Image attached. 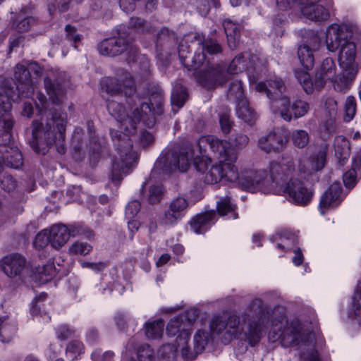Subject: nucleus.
<instances>
[{"label":"nucleus","instance_id":"f257e3e1","mask_svg":"<svg viewBox=\"0 0 361 361\" xmlns=\"http://www.w3.org/2000/svg\"><path fill=\"white\" fill-rule=\"evenodd\" d=\"M44 82L49 101L44 102L39 111L42 121H32L30 145L36 153L42 154L54 145L60 154H64L67 114L61 111L60 106L66 98V82L61 74L53 73L45 77Z\"/></svg>","mask_w":361,"mask_h":361},{"label":"nucleus","instance_id":"f03ea898","mask_svg":"<svg viewBox=\"0 0 361 361\" xmlns=\"http://www.w3.org/2000/svg\"><path fill=\"white\" fill-rule=\"evenodd\" d=\"M229 340L240 339L251 347L257 345L270 321L268 305L259 298L252 299L240 316L231 314L225 319Z\"/></svg>","mask_w":361,"mask_h":361},{"label":"nucleus","instance_id":"7ed1b4c3","mask_svg":"<svg viewBox=\"0 0 361 361\" xmlns=\"http://www.w3.org/2000/svg\"><path fill=\"white\" fill-rule=\"evenodd\" d=\"M256 90L265 94L271 100V107L278 111L281 118L290 121L293 118L298 119L304 116L310 110V104L301 99L295 100L293 104L283 92L286 86L281 78H274L256 85Z\"/></svg>","mask_w":361,"mask_h":361},{"label":"nucleus","instance_id":"20e7f679","mask_svg":"<svg viewBox=\"0 0 361 361\" xmlns=\"http://www.w3.org/2000/svg\"><path fill=\"white\" fill-rule=\"evenodd\" d=\"M200 154L205 152L204 147L209 145L214 155L219 159V164L210 167L204 177V183L214 184L220 181L224 177L228 176V171L234 173L233 163L237 159V154L229 147L226 140H219L217 137L209 135L201 137L196 142Z\"/></svg>","mask_w":361,"mask_h":361},{"label":"nucleus","instance_id":"39448f33","mask_svg":"<svg viewBox=\"0 0 361 361\" xmlns=\"http://www.w3.org/2000/svg\"><path fill=\"white\" fill-rule=\"evenodd\" d=\"M292 165L272 161L269 166V176L264 170L250 171L239 178V183L246 190L264 193L274 192L278 186L285 187L289 173L293 170Z\"/></svg>","mask_w":361,"mask_h":361},{"label":"nucleus","instance_id":"423d86ee","mask_svg":"<svg viewBox=\"0 0 361 361\" xmlns=\"http://www.w3.org/2000/svg\"><path fill=\"white\" fill-rule=\"evenodd\" d=\"M353 35L352 25H331L326 34V44L329 51L334 52L340 48L338 62L341 68L357 67L355 64L356 45L351 40Z\"/></svg>","mask_w":361,"mask_h":361},{"label":"nucleus","instance_id":"0eeeda50","mask_svg":"<svg viewBox=\"0 0 361 361\" xmlns=\"http://www.w3.org/2000/svg\"><path fill=\"white\" fill-rule=\"evenodd\" d=\"M126 131L110 130V135L117 152V156L112 161L111 170V181L118 185L123 179V175L127 174L134 167L138 159L137 153L133 151V142L130 135Z\"/></svg>","mask_w":361,"mask_h":361},{"label":"nucleus","instance_id":"6e6552de","mask_svg":"<svg viewBox=\"0 0 361 361\" xmlns=\"http://www.w3.org/2000/svg\"><path fill=\"white\" fill-rule=\"evenodd\" d=\"M197 308H190L183 313L178 315L183 323V331L178 336V345L182 347V356L185 361H190L196 358L201 353L207 344V333L198 330L194 336L193 351L188 349V343L190 337L192 326L199 316Z\"/></svg>","mask_w":361,"mask_h":361},{"label":"nucleus","instance_id":"1a4fd4ad","mask_svg":"<svg viewBox=\"0 0 361 361\" xmlns=\"http://www.w3.org/2000/svg\"><path fill=\"white\" fill-rule=\"evenodd\" d=\"M107 109L109 114L123 127V130L128 133H134L137 124L142 121L148 128L154 126V120L150 116L146 119L147 114L150 113L149 105L144 101L139 99V104L129 116L124 105L114 100L108 102Z\"/></svg>","mask_w":361,"mask_h":361},{"label":"nucleus","instance_id":"9d476101","mask_svg":"<svg viewBox=\"0 0 361 361\" xmlns=\"http://www.w3.org/2000/svg\"><path fill=\"white\" fill-rule=\"evenodd\" d=\"M14 78H0V96H6L17 102L21 97L28 98L34 92V87L27 66L17 64Z\"/></svg>","mask_w":361,"mask_h":361},{"label":"nucleus","instance_id":"9b49d317","mask_svg":"<svg viewBox=\"0 0 361 361\" xmlns=\"http://www.w3.org/2000/svg\"><path fill=\"white\" fill-rule=\"evenodd\" d=\"M310 334L302 330L301 324L298 320L290 322H276L274 324L269 333V339L273 341H279L286 348L299 345L300 343H306L309 341Z\"/></svg>","mask_w":361,"mask_h":361},{"label":"nucleus","instance_id":"f8f14e48","mask_svg":"<svg viewBox=\"0 0 361 361\" xmlns=\"http://www.w3.org/2000/svg\"><path fill=\"white\" fill-rule=\"evenodd\" d=\"M336 63L333 59L326 58L321 65L320 69L317 72L313 82L307 71L296 68L294 71L297 80L302 85L304 91L310 94L314 90H321L326 85V81H333L336 75Z\"/></svg>","mask_w":361,"mask_h":361},{"label":"nucleus","instance_id":"ddd939ff","mask_svg":"<svg viewBox=\"0 0 361 361\" xmlns=\"http://www.w3.org/2000/svg\"><path fill=\"white\" fill-rule=\"evenodd\" d=\"M192 157L185 149L174 146L164 152L154 164V171L160 175L176 171L184 172L190 165Z\"/></svg>","mask_w":361,"mask_h":361},{"label":"nucleus","instance_id":"4468645a","mask_svg":"<svg viewBox=\"0 0 361 361\" xmlns=\"http://www.w3.org/2000/svg\"><path fill=\"white\" fill-rule=\"evenodd\" d=\"M116 77L108 78L104 82L105 91L112 96L131 98L135 93V81L130 73L123 68L115 71Z\"/></svg>","mask_w":361,"mask_h":361},{"label":"nucleus","instance_id":"2eb2a0df","mask_svg":"<svg viewBox=\"0 0 361 361\" xmlns=\"http://www.w3.org/2000/svg\"><path fill=\"white\" fill-rule=\"evenodd\" d=\"M198 84L206 90H214L228 80L226 67L223 65L207 63L206 66L195 73Z\"/></svg>","mask_w":361,"mask_h":361},{"label":"nucleus","instance_id":"dca6fc26","mask_svg":"<svg viewBox=\"0 0 361 361\" xmlns=\"http://www.w3.org/2000/svg\"><path fill=\"white\" fill-rule=\"evenodd\" d=\"M49 233L51 245L55 249L63 247L71 236L83 235L88 239L94 236L92 230L80 225H73L71 228H68L64 224L54 225L51 227Z\"/></svg>","mask_w":361,"mask_h":361},{"label":"nucleus","instance_id":"f3484780","mask_svg":"<svg viewBox=\"0 0 361 361\" xmlns=\"http://www.w3.org/2000/svg\"><path fill=\"white\" fill-rule=\"evenodd\" d=\"M192 47L197 48L194 56L192 58V65L193 68H200L206 61V54L209 55L217 54L222 51V47L218 41L213 38L205 39L204 36L200 34L194 35V42Z\"/></svg>","mask_w":361,"mask_h":361},{"label":"nucleus","instance_id":"a211bd4d","mask_svg":"<svg viewBox=\"0 0 361 361\" xmlns=\"http://www.w3.org/2000/svg\"><path fill=\"white\" fill-rule=\"evenodd\" d=\"M130 40V37L126 33V27L120 26L118 36L103 39L97 44V49L104 56H116L126 51Z\"/></svg>","mask_w":361,"mask_h":361},{"label":"nucleus","instance_id":"6ab92c4d","mask_svg":"<svg viewBox=\"0 0 361 361\" xmlns=\"http://www.w3.org/2000/svg\"><path fill=\"white\" fill-rule=\"evenodd\" d=\"M328 147L326 145L321 146L315 152L312 153L309 159V166L300 164L298 171L302 178L307 181H317L319 176L317 171L322 170L326 161Z\"/></svg>","mask_w":361,"mask_h":361},{"label":"nucleus","instance_id":"aec40b11","mask_svg":"<svg viewBox=\"0 0 361 361\" xmlns=\"http://www.w3.org/2000/svg\"><path fill=\"white\" fill-rule=\"evenodd\" d=\"M2 97L0 100V146L9 143L14 126V120L11 113L12 100L5 95Z\"/></svg>","mask_w":361,"mask_h":361},{"label":"nucleus","instance_id":"412c9836","mask_svg":"<svg viewBox=\"0 0 361 361\" xmlns=\"http://www.w3.org/2000/svg\"><path fill=\"white\" fill-rule=\"evenodd\" d=\"M291 201L300 206L307 205L312 200L314 192L305 185L298 178H291L284 187Z\"/></svg>","mask_w":361,"mask_h":361},{"label":"nucleus","instance_id":"4be33fe9","mask_svg":"<svg viewBox=\"0 0 361 361\" xmlns=\"http://www.w3.org/2000/svg\"><path fill=\"white\" fill-rule=\"evenodd\" d=\"M345 197L341 183H333L327 190L322 195L319 202V209L322 214L330 208H336L341 204Z\"/></svg>","mask_w":361,"mask_h":361},{"label":"nucleus","instance_id":"5701e85b","mask_svg":"<svg viewBox=\"0 0 361 361\" xmlns=\"http://www.w3.org/2000/svg\"><path fill=\"white\" fill-rule=\"evenodd\" d=\"M298 1L301 5V12L307 18L315 21H324L329 18V11L323 6L317 4L319 0Z\"/></svg>","mask_w":361,"mask_h":361},{"label":"nucleus","instance_id":"b1692460","mask_svg":"<svg viewBox=\"0 0 361 361\" xmlns=\"http://www.w3.org/2000/svg\"><path fill=\"white\" fill-rule=\"evenodd\" d=\"M188 206V201L184 197H178L173 199L170 202L169 209L164 212L161 224L165 225L176 224L182 218Z\"/></svg>","mask_w":361,"mask_h":361},{"label":"nucleus","instance_id":"393cba45","mask_svg":"<svg viewBox=\"0 0 361 361\" xmlns=\"http://www.w3.org/2000/svg\"><path fill=\"white\" fill-rule=\"evenodd\" d=\"M286 140L283 135L271 132L262 136L258 140V146L266 153L279 152L283 149Z\"/></svg>","mask_w":361,"mask_h":361},{"label":"nucleus","instance_id":"a878e982","mask_svg":"<svg viewBox=\"0 0 361 361\" xmlns=\"http://www.w3.org/2000/svg\"><path fill=\"white\" fill-rule=\"evenodd\" d=\"M25 264V259L18 253L7 255L1 260L2 269L10 278L19 276L24 269Z\"/></svg>","mask_w":361,"mask_h":361},{"label":"nucleus","instance_id":"bb28decb","mask_svg":"<svg viewBox=\"0 0 361 361\" xmlns=\"http://www.w3.org/2000/svg\"><path fill=\"white\" fill-rule=\"evenodd\" d=\"M343 71L336 76L333 81L334 90L340 92H345L350 89V85L355 78L357 73V67L342 68Z\"/></svg>","mask_w":361,"mask_h":361},{"label":"nucleus","instance_id":"cd10ccee","mask_svg":"<svg viewBox=\"0 0 361 361\" xmlns=\"http://www.w3.org/2000/svg\"><path fill=\"white\" fill-rule=\"evenodd\" d=\"M2 147V159L4 164L11 168L18 169L23 165V156L16 147H11L7 145H1Z\"/></svg>","mask_w":361,"mask_h":361},{"label":"nucleus","instance_id":"c85d7f7f","mask_svg":"<svg viewBox=\"0 0 361 361\" xmlns=\"http://www.w3.org/2000/svg\"><path fill=\"white\" fill-rule=\"evenodd\" d=\"M216 213L214 211L197 215L191 223V228L196 233H204L214 223Z\"/></svg>","mask_w":361,"mask_h":361},{"label":"nucleus","instance_id":"c756f323","mask_svg":"<svg viewBox=\"0 0 361 361\" xmlns=\"http://www.w3.org/2000/svg\"><path fill=\"white\" fill-rule=\"evenodd\" d=\"M235 104L238 117L249 125L252 126L257 118V115L247 99L239 101Z\"/></svg>","mask_w":361,"mask_h":361},{"label":"nucleus","instance_id":"7c9ffc66","mask_svg":"<svg viewBox=\"0 0 361 361\" xmlns=\"http://www.w3.org/2000/svg\"><path fill=\"white\" fill-rule=\"evenodd\" d=\"M334 147L338 164L340 166H343L350 153L349 141L343 135L336 136L334 139Z\"/></svg>","mask_w":361,"mask_h":361},{"label":"nucleus","instance_id":"2f4dec72","mask_svg":"<svg viewBox=\"0 0 361 361\" xmlns=\"http://www.w3.org/2000/svg\"><path fill=\"white\" fill-rule=\"evenodd\" d=\"M228 88L226 97L230 101L237 103L239 101L246 99L244 95V90L241 80L238 77L228 76Z\"/></svg>","mask_w":361,"mask_h":361},{"label":"nucleus","instance_id":"473e14b6","mask_svg":"<svg viewBox=\"0 0 361 361\" xmlns=\"http://www.w3.org/2000/svg\"><path fill=\"white\" fill-rule=\"evenodd\" d=\"M192 42H194V35H187L181 39L178 47L180 61L183 65L188 68V70H195L197 68L190 66L192 65V61L190 63L187 60L188 54L190 53V49L191 47H192Z\"/></svg>","mask_w":361,"mask_h":361},{"label":"nucleus","instance_id":"72a5a7b5","mask_svg":"<svg viewBox=\"0 0 361 361\" xmlns=\"http://www.w3.org/2000/svg\"><path fill=\"white\" fill-rule=\"evenodd\" d=\"M223 25L226 35L228 47L231 49H235L240 36L238 25L230 20H224Z\"/></svg>","mask_w":361,"mask_h":361},{"label":"nucleus","instance_id":"f704fd0d","mask_svg":"<svg viewBox=\"0 0 361 361\" xmlns=\"http://www.w3.org/2000/svg\"><path fill=\"white\" fill-rule=\"evenodd\" d=\"M38 23L37 18L32 16L23 17L19 15L12 20L11 28L18 32H26Z\"/></svg>","mask_w":361,"mask_h":361},{"label":"nucleus","instance_id":"c9c22d12","mask_svg":"<svg viewBox=\"0 0 361 361\" xmlns=\"http://www.w3.org/2000/svg\"><path fill=\"white\" fill-rule=\"evenodd\" d=\"M298 56L305 71L313 68L314 58L312 49L306 44L300 45L298 49Z\"/></svg>","mask_w":361,"mask_h":361},{"label":"nucleus","instance_id":"e433bc0d","mask_svg":"<svg viewBox=\"0 0 361 361\" xmlns=\"http://www.w3.org/2000/svg\"><path fill=\"white\" fill-rule=\"evenodd\" d=\"M187 89L180 83H176L173 88L171 93V104L178 109L181 108L188 99ZM174 110V109L173 108Z\"/></svg>","mask_w":361,"mask_h":361},{"label":"nucleus","instance_id":"4c0bfd02","mask_svg":"<svg viewBox=\"0 0 361 361\" xmlns=\"http://www.w3.org/2000/svg\"><path fill=\"white\" fill-rule=\"evenodd\" d=\"M149 107L150 113L147 114L146 119L152 116L156 123V116L161 115L164 112L163 98L161 93L152 94L149 98V103L145 102Z\"/></svg>","mask_w":361,"mask_h":361},{"label":"nucleus","instance_id":"58836bf2","mask_svg":"<svg viewBox=\"0 0 361 361\" xmlns=\"http://www.w3.org/2000/svg\"><path fill=\"white\" fill-rule=\"evenodd\" d=\"M244 54H240L236 56L231 62L226 72L228 73V77L232 74H238L247 68L248 61Z\"/></svg>","mask_w":361,"mask_h":361},{"label":"nucleus","instance_id":"ea45409f","mask_svg":"<svg viewBox=\"0 0 361 361\" xmlns=\"http://www.w3.org/2000/svg\"><path fill=\"white\" fill-rule=\"evenodd\" d=\"M166 190L161 184H154L149 188L146 196L147 202L150 204L159 203L164 198Z\"/></svg>","mask_w":361,"mask_h":361},{"label":"nucleus","instance_id":"a19ab883","mask_svg":"<svg viewBox=\"0 0 361 361\" xmlns=\"http://www.w3.org/2000/svg\"><path fill=\"white\" fill-rule=\"evenodd\" d=\"M182 352V347L178 345L177 339L176 344L167 343L162 345L159 350V355L168 361L174 360L176 357L178 350Z\"/></svg>","mask_w":361,"mask_h":361},{"label":"nucleus","instance_id":"79ce46f5","mask_svg":"<svg viewBox=\"0 0 361 361\" xmlns=\"http://www.w3.org/2000/svg\"><path fill=\"white\" fill-rule=\"evenodd\" d=\"M164 322L160 319L153 322L147 323L145 325V334L148 338H158L163 334Z\"/></svg>","mask_w":361,"mask_h":361},{"label":"nucleus","instance_id":"37998d69","mask_svg":"<svg viewBox=\"0 0 361 361\" xmlns=\"http://www.w3.org/2000/svg\"><path fill=\"white\" fill-rule=\"evenodd\" d=\"M7 318H0V341L2 342H9L16 332V327L9 324Z\"/></svg>","mask_w":361,"mask_h":361},{"label":"nucleus","instance_id":"c03bdc74","mask_svg":"<svg viewBox=\"0 0 361 361\" xmlns=\"http://www.w3.org/2000/svg\"><path fill=\"white\" fill-rule=\"evenodd\" d=\"M361 299V292L358 287L355 290L354 295L352 298V307L348 310V317L352 319H358L361 314L360 300Z\"/></svg>","mask_w":361,"mask_h":361},{"label":"nucleus","instance_id":"a18cd8bd","mask_svg":"<svg viewBox=\"0 0 361 361\" xmlns=\"http://www.w3.org/2000/svg\"><path fill=\"white\" fill-rule=\"evenodd\" d=\"M292 140L295 147L303 148L309 142V135L305 130H295L292 133Z\"/></svg>","mask_w":361,"mask_h":361},{"label":"nucleus","instance_id":"49530a36","mask_svg":"<svg viewBox=\"0 0 361 361\" xmlns=\"http://www.w3.org/2000/svg\"><path fill=\"white\" fill-rule=\"evenodd\" d=\"M229 147L232 148L237 154L235 148L242 149L245 147L249 142V137L242 133H237L231 139V142H227Z\"/></svg>","mask_w":361,"mask_h":361},{"label":"nucleus","instance_id":"de8ad7c7","mask_svg":"<svg viewBox=\"0 0 361 361\" xmlns=\"http://www.w3.org/2000/svg\"><path fill=\"white\" fill-rule=\"evenodd\" d=\"M344 121L349 122L355 116L356 112V102L353 96H348L346 99L344 106Z\"/></svg>","mask_w":361,"mask_h":361},{"label":"nucleus","instance_id":"09e8293b","mask_svg":"<svg viewBox=\"0 0 361 361\" xmlns=\"http://www.w3.org/2000/svg\"><path fill=\"white\" fill-rule=\"evenodd\" d=\"M84 345L79 341H71L66 347V354L69 355L72 360L77 359V357L83 353Z\"/></svg>","mask_w":361,"mask_h":361},{"label":"nucleus","instance_id":"8fccbe9b","mask_svg":"<svg viewBox=\"0 0 361 361\" xmlns=\"http://www.w3.org/2000/svg\"><path fill=\"white\" fill-rule=\"evenodd\" d=\"M129 27L139 32H151L152 26L149 23L139 17H132L129 21Z\"/></svg>","mask_w":361,"mask_h":361},{"label":"nucleus","instance_id":"3c124183","mask_svg":"<svg viewBox=\"0 0 361 361\" xmlns=\"http://www.w3.org/2000/svg\"><path fill=\"white\" fill-rule=\"evenodd\" d=\"M137 360L130 361H152L154 359V351L149 345H142L137 349Z\"/></svg>","mask_w":361,"mask_h":361},{"label":"nucleus","instance_id":"603ef678","mask_svg":"<svg viewBox=\"0 0 361 361\" xmlns=\"http://www.w3.org/2000/svg\"><path fill=\"white\" fill-rule=\"evenodd\" d=\"M183 322L180 321L178 316L175 317L169 321L166 326V333L168 335L172 336L176 335L178 333H180V335L183 331Z\"/></svg>","mask_w":361,"mask_h":361},{"label":"nucleus","instance_id":"864d4df0","mask_svg":"<svg viewBox=\"0 0 361 361\" xmlns=\"http://www.w3.org/2000/svg\"><path fill=\"white\" fill-rule=\"evenodd\" d=\"M55 275V268L52 264H47L38 271L39 282L45 283Z\"/></svg>","mask_w":361,"mask_h":361},{"label":"nucleus","instance_id":"5fc2aeb1","mask_svg":"<svg viewBox=\"0 0 361 361\" xmlns=\"http://www.w3.org/2000/svg\"><path fill=\"white\" fill-rule=\"evenodd\" d=\"M356 167H358L357 164L354 165L343 176V183L345 186L348 189L353 188L357 183Z\"/></svg>","mask_w":361,"mask_h":361},{"label":"nucleus","instance_id":"6e6d98bb","mask_svg":"<svg viewBox=\"0 0 361 361\" xmlns=\"http://www.w3.org/2000/svg\"><path fill=\"white\" fill-rule=\"evenodd\" d=\"M219 117L222 133L224 135H228L231 133L233 126V121L231 120L230 114L228 112H224L222 114H219Z\"/></svg>","mask_w":361,"mask_h":361},{"label":"nucleus","instance_id":"4d7b16f0","mask_svg":"<svg viewBox=\"0 0 361 361\" xmlns=\"http://www.w3.org/2000/svg\"><path fill=\"white\" fill-rule=\"evenodd\" d=\"M48 244L51 245V240L49 239V233L47 230L39 233L33 243L34 247L39 250L45 247Z\"/></svg>","mask_w":361,"mask_h":361},{"label":"nucleus","instance_id":"13d9d810","mask_svg":"<svg viewBox=\"0 0 361 361\" xmlns=\"http://www.w3.org/2000/svg\"><path fill=\"white\" fill-rule=\"evenodd\" d=\"M234 208L228 197L221 198L217 202V211L220 216L226 215L228 212H233Z\"/></svg>","mask_w":361,"mask_h":361},{"label":"nucleus","instance_id":"bf43d9fd","mask_svg":"<svg viewBox=\"0 0 361 361\" xmlns=\"http://www.w3.org/2000/svg\"><path fill=\"white\" fill-rule=\"evenodd\" d=\"M92 250V246L87 243H74L70 247V251L73 254H80L85 255Z\"/></svg>","mask_w":361,"mask_h":361},{"label":"nucleus","instance_id":"052dcab7","mask_svg":"<svg viewBox=\"0 0 361 361\" xmlns=\"http://www.w3.org/2000/svg\"><path fill=\"white\" fill-rule=\"evenodd\" d=\"M211 330L213 334H220L225 332L226 334V324L225 319L220 317L214 319L211 324Z\"/></svg>","mask_w":361,"mask_h":361},{"label":"nucleus","instance_id":"680f3d73","mask_svg":"<svg viewBox=\"0 0 361 361\" xmlns=\"http://www.w3.org/2000/svg\"><path fill=\"white\" fill-rule=\"evenodd\" d=\"M140 203L137 200L130 202L126 208V216L128 219H133L140 210Z\"/></svg>","mask_w":361,"mask_h":361},{"label":"nucleus","instance_id":"e2e57ef3","mask_svg":"<svg viewBox=\"0 0 361 361\" xmlns=\"http://www.w3.org/2000/svg\"><path fill=\"white\" fill-rule=\"evenodd\" d=\"M125 52L127 54V60L128 62H137L142 56L140 54L138 48L132 44L131 39L130 40L128 47Z\"/></svg>","mask_w":361,"mask_h":361},{"label":"nucleus","instance_id":"0e129e2a","mask_svg":"<svg viewBox=\"0 0 361 361\" xmlns=\"http://www.w3.org/2000/svg\"><path fill=\"white\" fill-rule=\"evenodd\" d=\"M76 28L71 25H67L65 27L66 39L71 42H73L75 48H77L76 44L81 40V36L76 32Z\"/></svg>","mask_w":361,"mask_h":361},{"label":"nucleus","instance_id":"69168bd1","mask_svg":"<svg viewBox=\"0 0 361 361\" xmlns=\"http://www.w3.org/2000/svg\"><path fill=\"white\" fill-rule=\"evenodd\" d=\"M140 145L143 148L148 147L154 142V137L152 133L147 130H143L140 133L139 137Z\"/></svg>","mask_w":361,"mask_h":361},{"label":"nucleus","instance_id":"338daca9","mask_svg":"<svg viewBox=\"0 0 361 361\" xmlns=\"http://www.w3.org/2000/svg\"><path fill=\"white\" fill-rule=\"evenodd\" d=\"M193 165L196 171L202 175H204L208 169L207 161L204 160L203 157L199 156L193 158Z\"/></svg>","mask_w":361,"mask_h":361},{"label":"nucleus","instance_id":"774afa93","mask_svg":"<svg viewBox=\"0 0 361 361\" xmlns=\"http://www.w3.org/2000/svg\"><path fill=\"white\" fill-rule=\"evenodd\" d=\"M27 68L29 70L30 78L32 75L35 78L41 77L43 73V68L37 62L31 61L27 63Z\"/></svg>","mask_w":361,"mask_h":361}]
</instances>
